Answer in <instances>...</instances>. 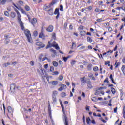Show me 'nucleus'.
Wrapping results in <instances>:
<instances>
[{"instance_id": "nucleus-36", "label": "nucleus", "mask_w": 125, "mask_h": 125, "mask_svg": "<svg viewBox=\"0 0 125 125\" xmlns=\"http://www.w3.org/2000/svg\"><path fill=\"white\" fill-rule=\"evenodd\" d=\"M70 56H68L66 57H63V59L65 63H66V62H67V60H68V59L70 58Z\"/></svg>"}, {"instance_id": "nucleus-26", "label": "nucleus", "mask_w": 125, "mask_h": 125, "mask_svg": "<svg viewBox=\"0 0 125 125\" xmlns=\"http://www.w3.org/2000/svg\"><path fill=\"white\" fill-rule=\"evenodd\" d=\"M121 70L124 74V75H125V65H123L121 67Z\"/></svg>"}, {"instance_id": "nucleus-13", "label": "nucleus", "mask_w": 125, "mask_h": 125, "mask_svg": "<svg viewBox=\"0 0 125 125\" xmlns=\"http://www.w3.org/2000/svg\"><path fill=\"white\" fill-rule=\"evenodd\" d=\"M56 0H53L52 1V2L49 4V5L46 6V8H48V9L50 8V7H51V6H52V5H53V4H55V3H56Z\"/></svg>"}, {"instance_id": "nucleus-53", "label": "nucleus", "mask_w": 125, "mask_h": 125, "mask_svg": "<svg viewBox=\"0 0 125 125\" xmlns=\"http://www.w3.org/2000/svg\"><path fill=\"white\" fill-rule=\"evenodd\" d=\"M95 12H100V9L97 8L95 9Z\"/></svg>"}, {"instance_id": "nucleus-17", "label": "nucleus", "mask_w": 125, "mask_h": 125, "mask_svg": "<svg viewBox=\"0 0 125 125\" xmlns=\"http://www.w3.org/2000/svg\"><path fill=\"white\" fill-rule=\"evenodd\" d=\"M47 11L49 15H53V8H51L50 9L48 10Z\"/></svg>"}, {"instance_id": "nucleus-40", "label": "nucleus", "mask_w": 125, "mask_h": 125, "mask_svg": "<svg viewBox=\"0 0 125 125\" xmlns=\"http://www.w3.org/2000/svg\"><path fill=\"white\" fill-rule=\"evenodd\" d=\"M93 70L94 72H97V71H98L99 70L98 67L95 66L94 67H93Z\"/></svg>"}, {"instance_id": "nucleus-51", "label": "nucleus", "mask_w": 125, "mask_h": 125, "mask_svg": "<svg viewBox=\"0 0 125 125\" xmlns=\"http://www.w3.org/2000/svg\"><path fill=\"white\" fill-rule=\"evenodd\" d=\"M50 72H53L54 71V67L53 66H50Z\"/></svg>"}, {"instance_id": "nucleus-7", "label": "nucleus", "mask_w": 125, "mask_h": 125, "mask_svg": "<svg viewBox=\"0 0 125 125\" xmlns=\"http://www.w3.org/2000/svg\"><path fill=\"white\" fill-rule=\"evenodd\" d=\"M54 14H55V15L57 16H56V19L57 20H58V19L59 18V16H60V12H59V8H56L55 10V11L54 12Z\"/></svg>"}, {"instance_id": "nucleus-21", "label": "nucleus", "mask_w": 125, "mask_h": 125, "mask_svg": "<svg viewBox=\"0 0 125 125\" xmlns=\"http://www.w3.org/2000/svg\"><path fill=\"white\" fill-rule=\"evenodd\" d=\"M24 9L26 10V11H30V10H31V8L30 6H29V5H26L24 7Z\"/></svg>"}, {"instance_id": "nucleus-61", "label": "nucleus", "mask_w": 125, "mask_h": 125, "mask_svg": "<svg viewBox=\"0 0 125 125\" xmlns=\"http://www.w3.org/2000/svg\"><path fill=\"white\" fill-rule=\"evenodd\" d=\"M121 9H122V10H123V11H124V12L125 13V6H122Z\"/></svg>"}, {"instance_id": "nucleus-18", "label": "nucleus", "mask_w": 125, "mask_h": 125, "mask_svg": "<svg viewBox=\"0 0 125 125\" xmlns=\"http://www.w3.org/2000/svg\"><path fill=\"white\" fill-rule=\"evenodd\" d=\"M16 87V85L14 83H12L10 85V90H11L12 89L15 90Z\"/></svg>"}, {"instance_id": "nucleus-31", "label": "nucleus", "mask_w": 125, "mask_h": 125, "mask_svg": "<svg viewBox=\"0 0 125 125\" xmlns=\"http://www.w3.org/2000/svg\"><path fill=\"white\" fill-rule=\"evenodd\" d=\"M7 110L8 113H12V108H11V106H8Z\"/></svg>"}, {"instance_id": "nucleus-1", "label": "nucleus", "mask_w": 125, "mask_h": 125, "mask_svg": "<svg viewBox=\"0 0 125 125\" xmlns=\"http://www.w3.org/2000/svg\"><path fill=\"white\" fill-rule=\"evenodd\" d=\"M13 5H14V10L16 12L17 15V19L18 20L19 24H20V26L21 27V29L23 31L24 34L26 36L27 41L28 42H29L30 43H32L33 42V41H32V35H31V31H29L28 29H25V27L24 26V23L22 22V20H21L22 17L21 16V14H20V13L19 11L17 10H20L18 7L16 6V5L14 3H13Z\"/></svg>"}, {"instance_id": "nucleus-38", "label": "nucleus", "mask_w": 125, "mask_h": 125, "mask_svg": "<svg viewBox=\"0 0 125 125\" xmlns=\"http://www.w3.org/2000/svg\"><path fill=\"white\" fill-rule=\"evenodd\" d=\"M120 65H121V62H116L115 64V68H118L119 66H120Z\"/></svg>"}, {"instance_id": "nucleus-6", "label": "nucleus", "mask_w": 125, "mask_h": 125, "mask_svg": "<svg viewBox=\"0 0 125 125\" xmlns=\"http://www.w3.org/2000/svg\"><path fill=\"white\" fill-rule=\"evenodd\" d=\"M59 86L61 87L58 88V91H62V90H64V89H66V88H67V85L62 83L60 84Z\"/></svg>"}, {"instance_id": "nucleus-32", "label": "nucleus", "mask_w": 125, "mask_h": 125, "mask_svg": "<svg viewBox=\"0 0 125 125\" xmlns=\"http://www.w3.org/2000/svg\"><path fill=\"white\" fill-rule=\"evenodd\" d=\"M9 39H10V36L5 34L4 35V40L5 41H7V40H8Z\"/></svg>"}, {"instance_id": "nucleus-33", "label": "nucleus", "mask_w": 125, "mask_h": 125, "mask_svg": "<svg viewBox=\"0 0 125 125\" xmlns=\"http://www.w3.org/2000/svg\"><path fill=\"white\" fill-rule=\"evenodd\" d=\"M57 94H58V92H57V91L56 90L53 91L52 96H56Z\"/></svg>"}, {"instance_id": "nucleus-63", "label": "nucleus", "mask_w": 125, "mask_h": 125, "mask_svg": "<svg viewBox=\"0 0 125 125\" xmlns=\"http://www.w3.org/2000/svg\"><path fill=\"white\" fill-rule=\"evenodd\" d=\"M86 111H89V106H86Z\"/></svg>"}, {"instance_id": "nucleus-5", "label": "nucleus", "mask_w": 125, "mask_h": 125, "mask_svg": "<svg viewBox=\"0 0 125 125\" xmlns=\"http://www.w3.org/2000/svg\"><path fill=\"white\" fill-rule=\"evenodd\" d=\"M36 45L39 46V48H44V47H45V44H43V42H36Z\"/></svg>"}, {"instance_id": "nucleus-64", "label": "nucleus", "mask_w": 125, "mask_h": 125, "mask_svg": "<svg viewBox=\"0 0 125 125\" xmlns=\"http://www.w3.org/2000/svg\"><path fill=\"white\" fill-rule=\"evenodd\" d=\"M122 62H123V63H124V64L125 63V56L122 59Z\"/></svg>"}, {"instance_id": "nucleus-12", "label": "nucleus", "mask_w": 125, "mask_h": 125, "mask_svg": "<svg viewBox=\"0 0 125 125\" xmlns=\"http://www.w3.org/2000/svg\"><path fill=\"white\" fill-rule=\"evenodd\" d=\"M48 110L49 117L51 118V107H50V104L49 103V102L48 104Z\"/></svg>"}, {"instance_id": "nucleus-11", "label": "nucleus", "mask_w": 125, "mask_h": 125, "mask_svg": "<svg viewBox=\"0 0 125 125\" xmlns=\"http://www.w3.org/2000/svg\"><path fill=\"white\" fill-rule=\"evenodd\" d=\"M79 34L81 37H84V36H86V31L84 30L80 31Z\"/></svg>"}, {"instance_id": "nucleus-46", "label": "nucleus", "mask_w": 125, "mask_h": 125, "mask_svg": "<svg viewBox=\"0 0 125 125\" xmlns=\"http://www.w3.org/2000/svg\"><path fill=\"white\" fill-rule=\"evenodd\" d=\"M96 21L98 23H100V22H103V21H102V18L98 19L96 20Z\"/></svg>"}, {"instance_id": "nucleus-42", "label": "nucleus", "mask_w": 125, "mask_h": 125, "mask_svg": "<svg viewBox=\"0 0 125 125\" xmlns=\"http://www.w3.org/2000/svg\"><path fill=\"white\" fill-rule=\"evenodd\" d=\"M98 5L100 6H103V1H98Z\"/></svg>"}, {"instance_id": "nucleus-62", "label": "nucleus", "mask_w": 125, "mask_h": 125, "mask_svg": "<svg viewBox=\"0 0 125 125\" xmlns=\"http://www.w3.org/2000/svg\"><path fill=\"white\" fill-rule=\"evenodd\" d=\"M30 65H31V66H34V61H31L30 62Z\"/></svg>"}, {"instance_id": "nucleus-50", "label": "nucleus", "mask_w": 125, "mask_h": 125, "mask_svg": "<svg viewBox=\"0 0 125 125\" xmlns=\"http://www.w3.org/2000/svg\"><path fill=\"white\" fill-rule=\"evenodd\" d=\"M89 122H90V118H89V117L87 118L86 119V123L88 125L89 124Z\"/></svg>"}, {"instance_id": "nucleus-34", "label": "nucleus", "mask_w": 125, "mask_h": 125, "mask_svg": "<svg viewBox=\"0 0 125 125\" xmlns=\"http://www.w3.org/2000/svg\"><path fill=\"white\" fill-rule=\"evenodd\" d=\"M91 68H92V64H90L87 66L88 71H91Z\"/></svg>"}, {"instance_id": "nucleus-60", "label": "nucleus", "mask_w": 125, "mask_h": 125, "mask_svg": "<svg viewBox=\"0 0 125 125\" xmlns=\"http://www.w3.org/2000/svg\"><path fill=\"white\" fill-rule=\"evenodd\" d=\"M121 3H122L123 4H125V0H119Z\"/></svg>"}, {"instance_id": "nucleus-25", "label": "nucleus", "mask_w": 125, "mask_h": 125, "mask_svg": "<svg viewBox=\"0 0 125 125\" xmlns=\"http://www.w3.org/2000/svg\"><path fill=\"white\" fill-rule=\"evenodd\" d=\"M52 46H53V47H55V48L57 49V50H59V49H60V48L58 46V44H56V45H52Z\"/></svg>"}, {"instance_id": "nucleus-15", "label": "nucleus", "mask_w": 125, "mask_h": 125, "mask_svg": "<svg viewBox=\"0 0 125 125\" xmlns=\"http://www.w3.org/2000/svg\"><path fill=\"white\" fill-rule=\"evenodd\" d=\"M50 83L52 84L53 86H56L58 84V81H53L50 82Z\"/></svg>"}, {"instance_id": "nucleus-58", "label": "nucleus", "mask_w": 125, "mask_h": 125, "mask_svg": "<svg viewBox=\"0 0 125 125\" xmlns=\"http://www.w3.org/2000/svg\"><path fill=\"white\" fill-rule=\"evenodd\" d=\"M100 120L102 122H103V123H107V121H106V120H104V119H103L102 118H100Z\"/></svg>"}, {"instance_id": "nucleus-41", "label": "nucleus", "mask_w": 125, "mask_h": 125, "mask_svg": "<svg viewBox=\"0 0 125 125\" xmlns=\"http://www.w3.org/2000/svg\"><path fill=\"white\" fill-rule=\"evenodd\" d=\"M4 15H5V16H7V17H8V16H9V13H8V12L7 11H4Z\"/></svg>"}, {"instance_id": "nucleus-37", "label": "nucleus", "mask_w": 125, "mask_h": 125, "mask_svg": "<svg viewBox=\"0 0 125 125\" xmlns=\"http://www.w3.org/2000/svg\"><path fill=\"white\" fill-rule=\"evenodd\" d=\"M53 65L54 66V67H57V66H58V63L56 61H53Z\"/></svg>"}, {"instance_id": "nucleus-39", "label": "nucleus", "mask_w": 125, "mask_h": 125, "mask_svg": "<svg viewBox=\"0 0 125 125\" xmlns=\"http://www.w3.org/2000/svg\"><path fill=\"white\" fill-rule=\"evenodd\" d=\"M59 74V72L58 71H54L53 72L52 76H58Z\"/></svg>"}, {"instance_id": "nucleus-45", "label": "nucleus", "mask_w": 125, "mask_h": 125, "mask_svg": "<svg viewBox=\"0 0 125 125\" xmlns=\"http://www.w3.org/2000/svg\"><path fill=\"white\" fill-rule=\"evenodd\" d=\"M33 35L34 37H37V36H38V31L36 30L34 31L33 32Z\"/></svg>"}, {"instance_id": "nucleus-16", "label": "nucleus", "mask_w": 125, "mask_h": 125, "mask_svg": "<svg viewBox=\"0 0 125 125\" xmlns=\"http://www.w3.org/2000/svg\"><path fill=\"white\" fill-rule=\"evenodd\" d=\"M50 51L52 52V53H53L51 54L52 57H53V58L55 57V56H56V53H57L56 51L53 49H51L50 50Z\"/></svg>"}, {"instance_id": "nucleus-19", "label": "nucleus", "mask_w": 125, "mask_h": 125, "mask_svg": "<svg viewBox=\"0 0 125 125\" xmlns=\"http://www.w3.org/2000/svg\"><path fill=\"white\" fill-rule=\"evenodd\" d=\"M88 77L89 78H91L93 81H95V77L94 76H93V74L91 73H90L89 74H88Z\"/></svg>"}, {"instance_id": "nucleus-47", "label": "nucleus", "mask_w": 125, "mask_h": 125, "mask_svg": "<svg viewBox=\"0 0 125 125\" xmlns=\"http://www.w3.org/2000/svg\"><path fill=\"white\" fill-rule=\"evenodd\" d=\"M111 63V62L110 61H107L105 62V66H107V65H108Z\"/></svg>"}, {"instance_id": "nucleus-8", "label": "nucleus", "mask_w": 125, "mask_h": 125, "mask_svg": "<svg viewBox=\"0 0 125 125\" xmlns=\"http://www.w3.org/2000/svg\"><path fill=\"white\" fill-rule=\"evenodd\" d=\"M86 83L87 84L88 89H92V88H93V86L91 83V81H90V80L89 79L88 81L86 82Z\"/></svg>"}, {"instance_id": "nucleus-55", "label": "nucleus", "mask_w": 125, "mask_h": 125, "mask_svg": "<svg viewBox=\"0 0 125 125\" xmlns=\"http://www.w3.org/2000/svg\"><path fill=\"white\" fill-rule=\"evenodd\" d=\"M44 32V29L43 28V26H42L41 27V32L40 33H43Z\"/></svg>"}, {"instance_id": "nucleus-29", "label": "nucleus", "mask_w": 125, "mask_h": 125, "mask_svg": "<svg viewBox=\"0 0 125 125\" xmlns=\"http://www.w3.org/2000/svg\"><path fill=\"white\" fill-rule=\"evenodd\" d=\"M111 91L112 94H113L114 95V94H116V89H114V87L111 88Z\"/></svg>"}, {"instance_id": "nucleus-35", "label": "nucleus", "mask_w": 125, "mask_h": 125, "mask_svg": "<svg viewBox=\"0 0 125 125\" xmlns=\"http://www.w3.org/2000/svg\"><path fill=\"white\" fill-rule=\"evenodd\" d=\"M52 38L54 39V40H56V34H55V33L54 32L52 33Z\"/></svg>"}, {"instance_id": "nucleus-4", "label": "nucleus", "mask_w": 125, "mask_h": 125, "mask_svg": "<svg viewBox=\"0 0 125 125\" xmlns=\"http://www.w3.org/2000/svg\"><path fill=\"white\" fill-rule=\"evenodd\" d=\"M51 42H52V39H51L50 41H48V45L46 46V49H48V48L53 47V46L52 45H56V42L55 41H54L52 44Z\"/></svg>"}, {"instance_id": "nucleus-20", "label": "nucleus", "mask_w": 125, "mask_h": 125, "mask_svg": "<svg viewBox=\"0 0 125 125\" xmlns=\"http://www.w3.org/2000/svg\"><path fill=\"white\" fill-rule=\"evenodd\" d=\"M109 78L111 80V82H112V83H114V84H116V82H115V81H114V78H113V74H111L110 75Z\"/></svg>"}, {"instance_id": "nucleus-24", "label": "nucleus", "mask_w": 125, "mask_h": 125, "mask_svg": "<svg viewBox=\"0 0 125 125\" xmlns=\"http://www.w3.org/2000/svg\"><path fill=\"white\" fill-rule=\"evenodd\" d=\"M7 0H0V4L2 5H4L5 4V3L6 2V1Z\"/></svg>"}, {"instance_id": "nucleus-9", "label": "nucleus", "mask_w": 125, "mask_h": 125, "mask_svg": "<svg viewBox=\"0 0 125 125\" xmlns=\"http://www.w3.org/2000/svg\"><path fill=\"white\" fill-rule=\"evenodd\" d=\"M46 31L49 33H52V32H53V26L51 25H49L48 28H46Z\"/></svg>"}, {"instance_id": "nucleus-52", "label": "nucleus", "mask_w": 125, "mask_h": 125, "mask_svg": "<svg viewBox=\"0 0 125 125\" xmlns=\"http://www.w3.org/2000/svg\"><path fill=\"white\" fill-rule=\"evenodd\" d=\"M76 64V61L75 60H72L71 62V65L72 66L75 65Z\"/></svg>"}, {"instance_id": "nucleus-2", "label": "nucleus", "mask_w": 125, "mask_h": 125, "mask_svg": "<svg viewBox=\"0 0 125 125\" xmlns=\"http://www.w3.org/2000/svg\"><path fill=\"white\" fill-rule=\"evenodd\" d=\"M20 11L23 13V14H25V15H26V16L28 17V20L29 22L32 24V25H33V26L35 25V24H36V23L38 22L37 21V19L34 18L32 19H31V17L30 16V15L28 14H27V12H25L24 9L21 8L20 9Z\"/></svg>"}, {"instance_id": "nucleus-30", "label": "nucleus", "mask_w": 125, "mask_h": 125, "mask_svg": "<svg viewBox=\"0 0 125 125\" xmlns=\"http://www.w3.org/2000/svg\"><path fill=\"white\" fill-rule=\"evenodd\" d=\"M64 78V76H63V75H60L58 77V80H59L60 81H63V79Z\"/></svg>"}, {"instance_id": "nucleus-14", "label": "nucleus", "mask_w": 125, "mask_h": 125, "mask_svg": "<svg viewBox=\"0 0 125 125\" xmlns=\"http://www.w3.org/2000/svg\"><path fill=\"white\" fill-rule=\"evenodd\" d=\"M39 38L42 39V40H45V35H44V33L40 32L39 34Z\"/></svg>"}, {"instance_id": "nucleus-3", "label": "nucleus", "mask_w": 125, "mask_h": 125, "mask_svg": "<svg viewBox=\"0 0 125 125\" xmlns=\"http://www.w3.org/2000/svg\"><path fill=\"white\" fill-rule=\"evenodd\" d=\"M60 105L61 106L62 113L64 115V124L65 125H69V121H68V117H67V115H66V113L65 112V109L64 108V105H63V104L62 103V102H60Z\"/></svg>"}, {"instance_id": "nucleus-23", "label": "nucleus", "mask_w": 125, "mask_h": 125, "mask_svg": "<svg viewBox=\"0 0 125 125\" xmlns=\"http://www.w3.org/2000/svg\"><path fill=\"white\" fill-rule=\"evenodd\" d=\"M11 17H12V18H15V17H16V13H15V12H12L11 13Z\"/></svg>"}, {"instance_id": "nucleus-49", "label": "nucleus", "mask_w": 125, "mask_h": 125, "mask_svg": "<svg viewBox=\"0 0 125 125\" xmlns=\"http://www.w3.org/2000/svg\"><path fill=\"white\" fill-rule=\"evenodd\" d=\"M60 11H63L62 5H60Z\"/></svg>"}, {"instance_id": "nucleus-54", "label": "nucleus", "mask_w": 125, "mask_h": 125, "mask_svg": "<svg viewBox=\"0 0 125 125\" xmlns=\"http://www.w3.org/2000/svg\"><path fill=\"white\" fill-rule=\"evenodd\" d=\"M67 27H68V23H64V29H67Z\"/></svg>"}, {"instance_id": "nucleus-10", "label": "nucleus", "mask_w": 125, "mask_h": 125, "mask_svg": "<svg viewBox=\"0 0 125 125\" xmlns=\"http://www.w3.org/2000/svg\"><path fill=\"white\" fill-rule=\"evenodd\" d=\"M80 81H81V84L82 85H84V83H86V81H85V77L81 78Z\"/></svg>"}, {"instance_id": "nucleus-22", "label": "nucleus", "mask_w": 125, "mask_h": 125, "mask_svg": "<svg viewBox=\"0 0 125 125\" xmlns=\"http://www.w3.org/2000/svg\"><path fill=\"white\" fill-rule=\"evenodd\" d=\"M87 41L88 42H89L90 43H91V42H92V39L89 36L87 37Z\"/></svg>"}, {"instance_id": "nucleus-43", "label": "nucleus", "mask_w": 125, "mask_h": 125, "mask_svg": "<svg viewBox=\"0 0 125 125\" xmlns=\"http://www.w3.org/2000/svg\"><path fill=\"white\" fill-rule=\"evenodd\" d=\"M62 97H65V96H67V94L65 92H62L61 93Z\"/></svg>"}, {"instance_id": "nucleus-44", "label": "nucleus", "mask_w": 125, "mask_h": 125, "mask_svg": "<svg viewBox=\"0 0 125 125\" xmlns=\"http://www.w3.org/2000/svg\"><path fill=\"white\" fill-rule=\"evenodd\" d=\"M52 99L53 102H56L57 101V99H56V96H52Z\"/></svg>"}, {"instance_id": "nucleus-28", "label": "nucleus", "mask_w": 125, "mask_h": 125, "mask_svg": "<svg viewBox=\"0 0 125 125\" xmlns=\"http://www.w3.org/2000/svg\"><path fill=\"white\" fill-rule=\"evenodd\" d=\"M85 28L84 26L83 25H80L79 27L78 28L79 31H83V29Z\"/></svg>"}, {"instance_id": "nucleus-27", "label": "nucleus", "mask_w": 125, "mask_h": 125, "mask_svg": "<svg viewBox=\"0 0 125 125\" xmlns=\"http://www.w3.org/2000/svg\"><path fill=\"white\" fill-rule=\"evenodd\" d=\"M122 115L123 116V118L125 119V105L123 106Z\"/></svg>"}, {"instance_id": "nucleus-56", "label": "nucleus", "mask_w": 125, "mask_h": 125, "mask_svg": "<svg viewBox=\"0 0 125 125\" xmlns=\"http://www.w3.org/2000/svg\"><path fill=\"white\" fill-rule=\"evenodd\" d=\"M74 46L76 47V43L72 42V46L71 47V49H74Z\"/></svg>"}, {"instance_id": "nucleus-57", "label": "nucleus", "mask_w": 125, "mask_h": 125, "mask_svg": "<svg viewBox=\"0 0 125 125\" xmlns=\"http://www.w3.org/2000/svg\"><path fill=\"white\" fill-rule=\"evenodd\" d=\"M5 41H4V43H5V44H8L9 43V40H5Z\"/></svg>"}, {"instance_id": "nucleus-59", "label": "nucleus", "mask_w": 125, "mask_h": 125, "mask_svg": "<svg viewBox=\"0 0 125 125\" xmlns=\"http://www.w3.org/2000/svg\"><path fill=\"white\" fill-rule=\"evenodd\" d=\"M9 65H10V63L9 62L4 64V66H5V67H7L8 66H9Z\"/></svg>"}, {"instance_id": "nucleus-48", "label": "nucleus", "mask_w": 125, "mask_h": 125, "mask_svg": "<svg viewBox=\"0 0 125 125\" xmlns=\"http://www.w3.org/2000/svg\"><path fill=\"white\" fill-rule=\"evenodd\" d=\"M105 83H109V79L106 78L105 80L104 81V83L105 84Z\"/></svg>"}]
</instances>
